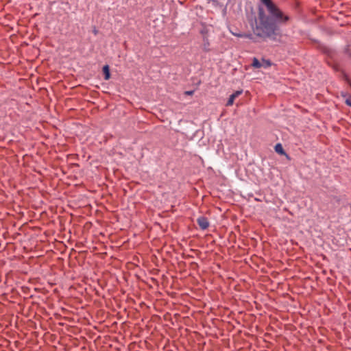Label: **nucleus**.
Returning a JSON list of instances; mask_svg holds the SVG:
<instances>
[{"label":"nucleus","instance_id":"7ed1b4c3","mask_svg":"<svg viewBox=\"0 0 351 351\" xmlns=\"http://www.w3.org/2000/svg\"><path fill=\"white\" fill-rule=\"evenodd\" d=\"M103 73L104 75V80H108L110 78V67L108 64L104 66L103 69Z\"/></svg>","mask_w":351,"mask_h":351},{"label":"nucleus","instance_id":"ddd939ff","mask_svg":"<svg viewBox=\"0 0 351 351\" xmlns=\"http://www.w3.org/2000/svg\"><path fill=\"white\" fill-rule=\"evenodd\" d=\"M93 33L95 35H97L98 33V31L96 29H93Z\"/></svg>","mask_w":351,"mask_h":351},{"label":"nucleus","instance_id":"20e7f679","mask_svg":"<svg viewBox=\"0 0 351 351\" xmlns=\"http://www.w3.org/2000/svg\"><path fill=\"white\" fill-rule=\"evenodd\" d=\"M274 149H275V151L278 154H279L280 155H286V156H287L286 152H285L283 147H282V145L280 143L276 144L275 147H274Z\"/></svg>","mask_w":351,"mask_h":351},{"label":"nucleus","instance_id":"423d86ee","mask_svg":"<svg viewBox=\"0 0 351 351\" xmlns=\"http://www.w3.org/2000/svg\"><path fill=\"white\" fill-rule=\"evenodd\" d=\"M237 36L239 38H246L249 39L253 38V35L252 34H239L237 35Z\"/></svg>","mask_w":351,"mask_h":351},{"label":"nucleus","instance_id":"6e6552de","mask_svg":"<svg viewBox=\"0 0 351 351\" xmlns=\"http://www.w3.org/2000/svg\"><path fill=\"white\" fill-rule=\"evenodd\" d=\"M209 46H210V43H209L208 40L207 39L204 40V51H206V52L209 51H210Z\"/></svg>","mask_w":351,"mask_h":351},{"label":"nucleus","instance_id":"f8f14e48","mask_svg":"<svg viewBox=\"0 0 351 351\" xmlns=\"http://www.w3.org/2000/svg\"><path fill=\"white\" fill-rule=\"evenodd\" d=\"M184 93H185V95H192L194 93V90H188V91H186Z\"/></svg>","mask_w":351,"mask_h":351},{"label":"nucleus","instance_id":"f03ea898","mask_svg":"<svg viewBox=\"0 0 351 351\" xmlns=\"http://www.w3.org/2000/svg\"><path fill=\"white\" fill-rule=\"evenodd\" d=\"M197 223L202 230H206L210 225L209 221L207 217L204 216H200L197 219Z\"/></svg>","mask_w":351,"mask_h":351},{"label":"nucleus","instance_id":"1a4fd4ad","mask_svg":"<svg viewBox=\"0 0 351 351\" xmlns=\"http://www.w3.org/2000/svg\"><path fill=\"white\" fill-rule=\"evenodd\" d=\"M344 53L351 58V49L350 45H347L344 49Z\"/></svg>","mask_w":351,"mask_h":351},{"label":"nucleus","instance_id":"9b49d317","mask_svg":"<svg viewBox=\"0 0 351 351\" xmlns=\"http://www.w3.org/2000/svg\"><path fill=\"white\" fill-rule=\"evenodd\" d=\"M242 93H243V90H239L235 91L234 93H232V95L234 96L235 98H237V97L241 95L242 94Z\"/></svg>","mask_w":351,"mask_h":351},{"label":"nucleus","instance_id":"4468645a","mask_svg":"<svg viewBox=\"0 0 351 351\" xmlns=\"http://www.w3.org/2000/svg\"><path fill=\"white\" fill-rule=\"evenodd\" d=\"M342 96H343V97H347V96H348V95H347V94H342Z\"/></svg>","mask_w":351,"mask_h":351},{"label":"nucleus","instance_id":"f257e3e1","mask_svg":"<svg viewBox=\"0 0 351 351\" xmlns=\"http://www.w3.org/2000/svg\"><path fill=\"white\" fill-rule=\"evenodd\" d=\"M264 4L269 15H267L263 8H258V18H254V23L250 25L253 33L263 40L267 39L280 42L282 37L280 25H285L290 20L289 15L285 14L272 0H260Z\"/></svg>","mask_w":351,"mask_h":351},{"label":"nucleus","instance_id":"9d476101","mask_svg":"<svg viewBox=\"0 0 351 351\" xmlns=\"http://www.w3.org/2000/svg\"><path fill=\"white\" fill-rule=\"evenodd\" d=\"M345 103L346 104V105L351 107V97L350 96H348L346 97V99L345 100Z\"/></svg>","mask_w":351,"mask_h":351},{"label":"nucleus","instance_id":"0eeeda50","mask_svg":"<svg viewBox=\"0 0 351 351\" xmlns=\"http://www.w3.org/2000/svg\"><path fill=\"white\" fill-rule=\"evenodd\" d=\"M234 99H235V97H234V96L232 94V95L230 96V97H229V99H228V101H227L226 106H230L233 105Z\"/></svg>","mask_w":351,"mask_h":351},{"label":"nucleus","instance_id":"39448f33","mask_svg":"<svg viewBox=\"0 0 351 351\" xmlns=\"http://www.w3.org/2000/svg\"><path fill=\"white\" fill-rule=\"evenodd\" d=\"M252 65L255 68H261V64L256 58H254Z\"/></svg>","mask_w":351,"mask_h":351}]
</instances>
